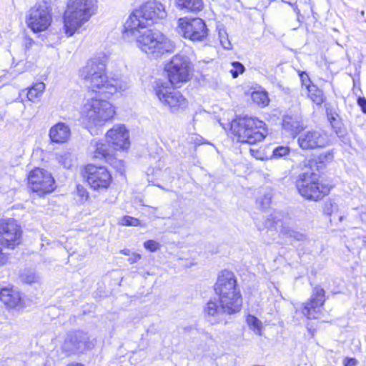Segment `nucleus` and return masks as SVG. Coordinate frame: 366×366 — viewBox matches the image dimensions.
<instances>
[{"label":"nucleus","instance_id":"obj_7","mask_svg":"<svg viewBox=\"0 0 366 366\" xmlns=\"http://www.w3.org/2000/svg\"><path fill=\"white\" fill-rule=\"evenodd\" d=\"M175 85L162 79L156 80L153 85L156 97L172 113L184 109L187 105V102L181 92L174 88Z\"/></svg>","mask_w":366,"mask_h":366},{"label":"nucleus","instance_id":"obj_3","mask_svg":"<svg viewBox=\"0 0 366 366\" xmlns=\"http://www.w3.org/2000/svg\"><path fill=\"white\" fill-rule=\"evenodd\" d=\"M80 72L89 87L93 92L104 94L105 97H109L117 92L124 91L127 88L126 84H122L118 79H109L106 74L104 56L92 58Z\"/></svg>","mask_w":366,"mask_h":366},{"label":"nucleus","instance_id":"obj_41","mask_svg":"<svg viewBox=\"0 0 366 366\" xmlns=\"http://www.w3.org/2000/svg\"><path fill=\"white\" fill-rule=\"evenodd\" d=\"M76 192L77 194L81 197L82 199H87L89 197V193L87 190L81 185L78 184L76 186Z\"/></svg>","mask_w":366,"mask_h":366},{"label":"nucleus","instance_id":"obj_26","mask_svg":"<svg viewBox=\"0 0 366 366\" xmlns=\"http://www.w3.org/2000/svg\"><path fill=\"white\" fill-rule=\"evenodd\" d=\"M45 89V84L43 82H36L29 88L26 96L29 101L35 102L42 94Z\"/></svg>","mask_w":366,"mask_h":366},{"label":"nucleus","instance_id":"obj_36","mask_svg":"<svg viewBox=\"0 0 366 366\" xmlns=\"http://www.w3.org/2000/svg\"><path fill=\"white\" fill-rule=\"evenodd\" d=\"M338 211V205L332 200L325 202L324 207V212L327 215L331 216Z\"/></svg>","mask_w":366,"mask_h":366},{"label":"nucleus","instance_id":"obj_16","mask_svg":"<svg viewBox=\"0 0 366 366\" xmlns=\"http://www.w3.org/2000/svg\"><path fill=\"white\" fill-rule=\"evenodd\" d=\"M93 346L86 332L83 330H76L67 334L62 349L70 353L82 352L86 349H91Z\"/></svg>","mask_w":366,"mask_h":366},{"label":"nucleus","instance_id":"obj_45","mask_svg":"<svg viewBox=\"0 0 366 366\" xmlns=\"http://www.w3.org/2000/svg\"><path fill=\"white\" fill-rule=\"evenodd\" d=\"M7 260L6 254L2 252V249L0 247V265L4 264Z\"/></svg>","mask_w":366,"mask_h":366},{"label":"nucleus","instance_id":"obj_29","mask_svg":"<svg viewBox=\"0 0 366 366\" xmlns=\"http://www.w3.org/2000/svg\"><path fill=\"white\" fill-rule=\"evenodd\" d=\"M308 97L309 98L317 105H321L324 102V96L323 92L317 88L315 85H312V86H309L308 89Z\"/></svg>","mask_w":366,"mask_h":366},{"label":"nucleus","instance_id":"obj_44","mask_svg":"<svg viewBox=\"0 0 366 366\" xmlns=\"http://www.w3.org/2000/svg\"><path fill=\"white\" fill-rule=\"evenodd\" d=\"M141 259V255L139 254L133 253L132 255L128 259V262L130 264H134L137 262Z\"/></svg>","mask_w":366,"mask_h":366},{"label":"nucleus","instance_id":"obj_25","mask_svg":"<svg viewBox=\"0 0 366 366\" xmlns=\"http://www.w3.org/2000/svg\"><path fill=\"white\" fill-rule=\"evenodd\" d=\"M177 6L186 11L197 12L203 9L202 0H175Z\"/></svg>","mask_w":366,"mask_h":366},{"label":"nucleus","instance_id":"obj_23","mask_svg":"<svg viewBox=\"0 0 366 366\" xmlns=\"http://www.w3.org/2000/svg\"><path fill=\"white\" fill-rule=\"evenodd\" d=\"M326 114L327 119L337 137L341 139L342 142H345V131L342 127V124L336 110L332 107H327Z\"/></svg>","mask_w":366,"mask_h":366},{"label":"nucleus","instance_id":"obj_22","mask_svg":"<svg viewBox=\"0 0 366 366\" xmlns=\"http://www.w3.org/2000/svg\"><path fill=\"white\" fill-rule=\"evenodd\" d=\"M49 136L51 142L63 144L69 139L71 130L65 123L58 122L50 128Z\"/></svg>","mask_w":366,"mask_h":366},{"label":"nucleus","instance_id":"obj_46","mask_svg":"<svg viewBox=\"0 0 366 366\" xmlns=\"http://www.w3.org/2000/svg\"><path fill=\"white\" fill-rule=\"evenodd\" d=\"M34 44V41L31 38H26L25 39V46L26 48L29 49V47H31L32 46V44Z\"/></svg>","mask_w":366,"mask_h":366},{"label":"nucleus","instance_id":"obj_5","mask_svg":"<svg viewBox=\"0 0 366 366\" xmlns=\"http://www.w3.org/2000/svg\"><path fill=\"white\" fill-rule=\"evenodd\" d=\"M232 133L242 143L254 144L262 142L268 134L266 124L253 117H239L230 123Z\"/></svg>","mask_w":366,"mask_h":366},{"label":"nucleus","instance_id":"obj_6","mask_svg":"<svg viewBox=\"0 0 366 366\" xmlns=\"http://www.w3.org/2000/svg\"><path fill=\"white\" fill-rule=\"evenodd\" d=\"M94 0H69L64 15V26L67 36H72L94 14Z\"/></svg>","mask_w":366,"mask_h":366},{"label":"nucleus","instance_id":"obj_33","mask_svg":"<svg viewBox=\"0 0 366 366\" xmlns=\"http://www.w3.org/2000/svg\"><path fill=\"white\" fill-rule=\"evenodd\" d=\"M290 152L288 147L278 146L276 147L272 152V159H280L287 157Z\"/></svg>","mask_w":366,"mask_h":366},{"label":"nucleus","instance_id":"obj_8","mask_svg":"<svg viewBox=\"0 0 366 366\" xmlns=\"http://www.w3.org/2000/svg\"><path fill=\"white\" fill-rule=\"evenodd\" d=\"M81 114L90 126L101 127L113 117L114 110L108 101L94 97L85 103Z\"/></svg>","mask_w":366,"mask_h":366},{"label":"nucleus","instance_id":"obj_17","mask_svg":"<svg viewBox=\"0 0 366 366\" xmlns=\"http://www.w3.org/2000/svg\"><path fill=\"white\" fill-rule=\"evenodd\" d=\"M325 291L320 286L314 287L311 297L303 304L302 315L307 319H317L325 302Z\"/></svg>","mask_w":366,"mask_h":366},{"label":"nucleus","instance_id":"obj_40","mask_svg":"<svg viewBox=\"0 0 366 366\" xmlns=\"http://www.w3.org/2000/svg\"><path fill=\"white\" fill-rule=\"evenodd\" d=\"M302 84L306 87L307 89H308L309 86H312L311 81L310 79L309 76L307 74L305 71H302L299 74Z\"/></svg>","mask_w":366,"mask_h":366},{"label":"nucleus","instance_id":"obj_13","mask_svg":"<svg viewBox=\"0 0 366 366\" xmlns=\"http://www.w3.org/2000/svg\"><path fill=\"white\" fill-rule=\"evenodd\" d=\"M29 187L33 192L39 196H44L54 189V179L47 171L35 168L28 176Z\"/></svg>","mask_w":366,"mask_h":366},{"label":"nucleus","instance_id":"obj_35","mask_svg":"<svg viewBox=\"0 0 366 366\" xmlns=\"http://www.w3.org/2000/svg\"><path fill=\"white\" fill-rule=\"evenodd\" d=\"M272 200V194L270 192L264 194L262 197L257 199V203L262 209H265L270 205Z\"/></svg>","mask_w":366,"mask_h":366},{"label":"nucleus","instance_id":"obj_14","mask_svg":"<svg viewBox=\"0 0 366 366\" xmlns=\"http://www.w3.org/2000/svg\"><path fill=\"white\" fill-rule=\"evenodd\" d=\"M21 227L14 219H0V244L14 249L20 243Z\"/></svg>","mask_w":366,"mask_h":366},{"label":"nucleus","instance_id":"obj_34","mask_svg":"<svg viewBox=\"0 0 366 366\" xmlns=\"http://www.w3.org/2000/svg\"><path fill=\"white\" fill-rule=\"evenodd\" d=\"M112 154L106 160L112 167L116 169L119 173L123 174L124 172V162L122 160L117 159L113 157Z\"/></svg>","mask_w":366,"mask_h":366},{"label":"nucleus","instance_id":"obj_27","mask_svg":"<svg viewBox=\"0 0 366 366\" xmlns=\"http://www.w3.org/2000/svg\"><path fill=\"white\" fill-rule=\"evenodd\" d=\"M19 278L24 283L31 285L34 283H39L40 277L32 269H25L20 274Z\"/></svg>","mask_w":366,"mask_h":366},{"label":"nucleus","instance_id":"obj_30","mask_svg":"<svg viewBox=\"0 0 366 366\" xmlns=\"http://www.w3.org/2000/svg\"><path fill=\"white\" fill-rule=\"evenodd\" d=\"M246 321L250 330H253L256 335H262V324L257 317L249 315L247 317Z\"/></svg>","mask_w":366,"mask_h":366},{"label":"nucleus","instance_id":"obj_37","mask_svg":"<svg viewBox=\"0 0 366 366\" xmlns=\"http://www.w3.org/2000/svg\"><path fill=\"white\" fill-rule=\"evenodd\" d=\"M120 224L124 226H140L141 222L140 221L134 217H130V216H124L120 219Z\"/></svg>","mask_w":366,"mask_h":366},{"label":"nucleus","instance_id":"obj_31","mask_svg":"<svg viewBox=\"0 0 366 366\" xmlns=\"http://www.w3.org/2000/svg\"><path fill=\"white\" fill-rule=\"evenodd\" d=\"M218 34L219 39L222 46L227 50H230L232 49V44L229 39L228 34L227 33L224 27L219 28L218 27Z\"/></svg>","mask_w":366,"mask_h":366},{"label":"nucleus","instance_id":"obj_38","mask_svg":"<svg viewBox=\"0 0 366 366\" xmlns=\"http://www.w3.org/2000/svg\"><path fill=\"white\" fill-rule=\"evenodd\" d=\"M232 69L230 70L233 78H237L240 74L244 71V65L239 61H233L232 63Z\"/></svg>","mask_w":366,"mask_h":366},{"label":"nucleus","instance_id":"obj_20","mask_svg":"<svg viewBox=\"0 0 366 366\" xmlns=\"http://www.w3.org/2000/svg\"><path fill=\"white\" fill-rule=\"evenodd\" d=\"M305 127L302 118L300 114H287L283 117L282 128L293 137L300 134Z\"/></svg>","mask_w":366,"mask_h":366},{"label":"nucleus","instance_id":"obj_28","mask_svg":"<svg viewBox=\"0 0 366 366\" xmlns=\"http://www.w3.org/2000/svg\"><path fill=\"white\" fill-rule=\"evenodd\" d=\"M251 98L254 103L260 107H265L269 104L268 94L264 90H257L252 93Z\"/></svg>","mask_w":366,"mask_h":366},{"label":"nucleus","instance_id":"obj_4","mask_svg":"<svg viewBox=\"0 0 366 366\" xmlns=\"http://www.w3.org/2000/svg\"><path fill=\"white\" fill-rule=\"evenodd\" d=\"M317 164L315 159L305 161V171L297 176L296 180V187L300 195L312 201L322 199L330 191L328 185L320 182V175L315 170L318 167Z\"/></svg>","mask_w":366,"mask_h":366},{"label":"nucleus","instance_id":"obj_12","mask_svg":"<svg viewBox=\"0 0 366 366\" xmlns=\"http://www.w3.org/2000/svg\"><path fill=\"white\" fill-rule=\"evenodd\" d=\"M179 33L193 41H202L208 36V29L200 18H181L178 21Z\"/></svg>","mask_w":366,"mask_h":366},{"label":"nucleus","instance_id":"obj_24","mask_svg":"<svg viewBox=\"0 0 366 366\" xmlns=\"http://www.w3.org/2000/svg\"><path fill=\"white\" fill-rule=\"evenodd\" d=\"M0 300L8 307H17L21 300L19 291L12 288H3L0 291Z\"/></svg>","mask_w":366,"mask_h":366},{"label":"nucleus","instance_id":"obj_11","mask_svg":"<svg viewBox=\"0 0 366 366\" xmlns=\"http://www.w3.org/2000/svg\"><path fill=\"white\" fill-rule=\"evenodd\" d=\"M282 214L279 212H274L264 220L263 223L256 222L258 230L262 231L264 229H275L284 236L292 238L297 241L303 242L307 239V236L298 231H296L291 228L286 222L282 219Z\"/></svg>","mask_w":366,"mask_h":366},{"label":"nucleus","instance_id":"obj_42","mask_svg":"<svg viewBox=\"0 0 366 366\" xmlns=\"http://www.w3.org/2000/svg\"><path fill=\"white\" fill-rule=\"evenodd\" d=\"M357 360L355 358L347 357L343 360L344 366H356Z\"/></svg>","mask_w":366,"mask_h":366},{"label":"nucleus","instance_id":"obj_19","mask_svg":"<svg viewBox=\"0 0 366 366\" xmlns=\"http://www.w3.org/2000/svg\"><path fill=\"white\" fill-rule=\"evenodd\" d=\"M106 139L114 151L124 150L129 146V134L124 125H115L106 134Z\"/></svg>","mask_w":366,"mask_h":366},{"label":"nucleus","instance_id":"obj_50","mask_svg":"<svg viewBox=\"0 0 366 366\" xmlns=\"http://www.w3.org/2000/svg\"><path fill=\"white\" fill-rule=\"evenodd\" d=\"M342 219H343V217H342V216H340V217H339V220H340V221H342Z\"/></svg>","mask_w":366,"mask_h":366},{"label":"nucleus","instance_id":"obj_15","mask_svg":"<svg viewBox=\"0 0 366 366\" xmlns=\"http://www.w3.org/2000/svg\"><path fill=\"white\" fill-rule=\"evenodd\" d=\"M84 177L89 185L95 190L106 189L112 182V175L104 167L88 165Z\"/></svg>","mask_w":366,"mask_h":366},{"label":"nucleus","instance_id":"obj_43","mask_svg":"<svg viewBox=\"0 0 366 366\" xmlns=\"http://www.w3.org/2000/svg\"><path fill=\"white\" fill-rule=\"evenodd\" d=\"M357 104L361 107L363 113L366 114V99L365 97H359Z\"/></svg>","mask_w":366,"mask_h":366},{"label":"nucleus","instance_id":"obj_51","mask_svg":"<svg viewBox=\"0 0 366 366\" xmlns=\"http://www.w3.org/2000/svg\"><path fill=\"white\" fill-rule=\"evenodd\" d=\"M364 243L366 244V240H364Z\"/></svg>","mask_w":366,"mask_h":366},{"label":"nucleus","instance_id":"obj_48","mask_svg":"<svg viewBox=\"0 0 366 366\" xmlns=\"http://www.w3.org/2000/svg\"><path fill=\"white\" fill-rule=\"evenodd\" d=\"M68 366H84V365L82 364H80V363H72V364L69 365Z\"/></svg>","mask_w":366,"mask_h":366},{"label":"nucleus","instance_id":"obj_10","mask_svg":"<svg viewBox=\"0 0 366 366\" xmlns=\"http://www.w3.org/2000/svg\"><path fill=\"white\" fill-rule=\"evenodd\" d=\"M51 9L45 2L36 4L26 16V23L35 33L45 31L51 22Z\"/></svg>","mask_w":366,"mask_h":366},{"label":"nucleus","instance_id":"obj_39","mask_svg":"<svg viewBox=\"0 0 366 366\" xmlns=\"http://www.w3.org/2000/svg\"><path fill=\"white\" fill-rule=\"evenodd\" d=\"M144 247L149 252H154L160 248V244L154 240H147L144 242Z\"/></svg>","mask_w":366,"mask_h":366},{"label":"nucleus","instance_id":"obj_1","mask_svg":"<svg viewBox=\"0 0 366 366\" xmlns=\"http://www.w3.org/2000/svg\"><path fill=\"white\" fill-rule=\"evenodd\" d=\"M167 16L165 7L160 2L149 1L135 9L124 23V34L136 40L137 46L144 53L159 58L173 52L174 43L162 32L148 29L156 19Z\"/></svg>","mask_w":366,"mask_h":366},{"label":"nucleus","instance_id":"obj_47","mask_svg":"<svg viewBox=\"0 0 366 366\" xmlns=\"http://www.w3.org/2000/svg\"><path fill=\"white\" fill-rule=\"evenodd\" d=\"M121 253L125 254V255H130V250L128 249H124L121 250Z\"/></svg>","mask_w":366,"mask_h":366},{"label":"nucleus","instance_id":"obj_18","mask_svg":"<svg viewBox=\"0 0 366 366\" xmlns=\"http://www.w3.org/2000/svg\"><path fill=\"white\" fill-rule=\"evenodd\" d=\"M297 142L302 149H313L326 147L328 144V137L322 131L311 130L301 134Z\"/></svg>","mask_w":366,"mask_h":366},{"label":"nucleus","instance_id":"obj_21","mask_svg":"<svg viewBox=\"0 0 366 366\" xmlns=\"http://www.w3.org/2000/svg\"><path fill=\"white\" fill-rule=\"evenodd\" d=\"M89 152L92 154L93 159H105L106 161L115 151L107 139L99 141L94 139L90 144Z\"/></svg>","mask_w":366,"mask_h":366},{"label":"nucleus","instance_id":"obj_32","mask_svg":"<svg viewBox=\"0 0 366 366\" xmlns=\"http://www.w3.org/2000/svg\"><path fill=\"white\" fill-rule=\"evenodd\" d=\"M57 160L64 168L69 169L72 165L71 154L64 152L56 155Z\"/></svg>","mask_w":366,"mask_h":366},{"label":"nucleus","instance_id":"obj_49","mask_svg":"<svg viewBox=\"0 0 366 366\" xmlns=\"http://www.w3.org/2000/svg\"><path fill=\"white\" fill-rule=\"evenodd\" d=\"M294 10H295V11L296 12V14H297V15H299V14H300V10L297 9V6H295V7L294 8Z\"/></svg>","mask_w":366,"mask_h":366},{"label":"nucleus","instance_id":"obj_9","mask_svg":"<svg viewBox=\"0 0 366 366\" xmlns=\"http://www.w3.org/2000/svg\"><path fill=\"white\" fill-rule=\"evenodd\" d=\"M165 70L169 78L167 81L174 84L186 82L189 79L192 71L190 60L185 54H176L166 65Z\"/></svg>","mask_w":366,"mask_h":366},{"label":"nucleus","instance_id":"obj_2","mask_svg":"<svg viewBox=\"0 0 366 366\" xmlns=\"http://www.w3.org/2000/svg\"><path fill=\"white\" fill-rule=\"evenodd\" d=\"M237 280L232 272L224 270L218 277L214 290L219 299L210 300L204 309L207 320L212 324L227 323L225 317L240 311L242 297L237 290Z\"/></svg>","mask_w":366,"mask_h":366}]
</instances>
